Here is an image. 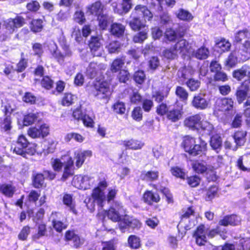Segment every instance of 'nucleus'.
I'll return each instance as SVG.
<instances>
[{
	"instance_id": "f257e3e1",
	"label": "nucleus",
	"mask_w": 250,
	"mask_h": 250,
	"mask_svg": "<svg viewBox=\"0 0 250 250\" xmlns=\"http://www.w3.org/2000/svg\"><path fill=\"white\" fill-rule=\"evenodd\" d=\"M105 213L107 217L115 222H118L120 229L125 232L126 229L139 228L141 223L140 221L126 214V210L122 203L115 202Z\"/></svg>"
},
{
	"instance_id": "f03ea898",
	"label": "nucleus",
	"mask_w": 250,
	"mask_h": 250,
	"mask_svg": "<svg viewBox=\"0 0 250 250\" xmlns=\"http://www.w3.org/2000/svg\"><path fill=\"white\" fill-rule=\"evenodd\" d=\"M107 187V183L104 178L99 180L98 186L93 190L92 199L89 198L88 199V201L85 199L84 201L88 208L92 211L94 209L95 203H97L100 207H103L104 203L106 201V198L108 202H109L114 198L116 195L117 191L115 189L112 188L108 189V193L107 197H106L104 191Z\"/></svg>"
},
{
	"instance_id": "7ed1b4c3",
	"label": "nucleus",
	"mask_w": 250,
	"mask_h": 250,
	"mask_svg": "<svg viewBox=\"0 0 250 250\" xmlns=\"http://www.w3.org/2000/svg\"><path fill=\"white\" fill-rule=\"evenodd\" d=\"M204 118L203 114H197L186 118L184 124L189 129L196 131L203 136L211 135L214 132V127Z\"/></svg>"
},
{
	"instance_id": "20e7f679",
	"label": "nucleus",
	"mask_w": 250,
	"mask_h": 250,
	"mask_svg": "<svg viewBox=\"0 0 250 250\" xmlns=\"http://www.w3.org/2000/svg\"><path fill=\"white\" fill-rule=\"evenodd\" d=\"M141 17H143L145 21H150L153 15L146 6L138 5L130 16L129 25L132 30L137 31L145 28V24L140 20Z\"/></svg>"
},
{
	"instance_id": "39448f33",
	"label": "nucleus",
	"mask_w": 250,
	"mask_h": 250,
	"mask_svg": "<svg viewBox=\"0 0 250 250\" xmlns=\"http://www.w3.org/2000/svg\"><path fill=\"white\" fill-rule=\"evenodd\" d=\"M13 151L23 157L27 158L28 155H34L36 152V149L35 147L29 143L26 137L21 135L19 137L13 148Z\"/></svg>"
},
{
	"instance_id": "423d86ee",
	"label": "nucleus",
	"mask_w": 250,
	"mask_h": 250,
	"mask_svg": "<svg viewBox=\"0 0 250 250\" xmlns=\"http://www.w3.org/2000/svg\"><path fill=\"white\" fill-rule=\"evenodd\" d=\"M62 162L59 159H55L53 162L52 166L55 170L59 171L62 169V164L64 163V169L62 178L65 180L74 173V162L72 158L69 155L62 156Z\"/></svg>"
},
{
	"instance_id": "0eeeda50",
	"label": "nucleus",
	"mask_w": 250,
	"mask_h": 250,
	"mask_svg": "<svg viewBox=\"0 0 250 250\" xmlns=\"http://www.w3.org/2000/svg\"><path fill=\"white\" fill-rule=\"evenodd\" d=\"M94 96L98 99L107 100L111 94L109 83L106 81H96L94 84Z\"/></svg>"
},
{
	"instance_id": "6e6552de",
	"label": "nucleus",
	"mask_w": 250,
	"mask_h": 250,
	"mask_svg": "<svg viewBox=\"0 0 250 250\" xmlns=\"http://www.w3.org/2000/svg\"><path fill=\"white\" fill-rule=\"evenodd\" d=\"M95 179L88 175H75L73 179L72 184L75 188L80 189H87L95 184Z\"/></svg>"
},
{
	"instance_id": "1a4fd4ad",
	"label": "nucleus",
	"mask_w": 250,
	"mask_h": 250,
	"mask_svg": "<svg viewBox=\"0 0 250 250\" xmlns=\"http://www.w3.org/2000/svg\"><path fill=\"white\" fill-rule=\"evenodd\" d=\"M63 52L62 53L58 49L56 44H53L52 49H51V53L52 57L56 59L57 62L61 64H62L65 58L71 57L72 52L69 47L66 45L62 47Z\"/></svg>"
},
{
	"instance_id": "9d476101",
	"label": "nucleus",
	"mask_w": 250,
	"mask_h": 250,
	"mask_svg": "<svg viewBox=\"0 0 250 250\" xmlns=\"http://www.w3.org/2000/svg\"><path fill=\"white\" fill-rule=\"evenodd\" d=\"M49 132V126L44 124L40 126L30 127L27 131V133L31 138H37L47 136Z\"/></svg>"
},
{
	"instance_id": "9b49d317",
	"label": "nucleus",
	"mask_w": 250,
	"mask_h": 250,
	"mask_svg": "<svg viewBox=\"0 0 250 250\" xmlns=\"http://www.w3.org/2000/svg\"><path fill=\"white\" fill-rule=\"evenodd\" d=\"M25 23L24 19L17 16L15 19H9L4 21V25L9 34L13 33L17 28L21 27Z\"/></svg>"
},
{
	"instance_id": "f8f14e48",
	"label": "nucleus",
	"mask_w": 250,
	"mask_h": 250,
	"mask_svg": "<svg viewBox=\"0 0 250 250\" xmlns=\"http://www.w3.org/2000/svg\"><path fill=\"white\" fill-rule=\"evenodd\" d=\"M208 227L204 225L198 226L193 234V237L196 240V244L199 246L204 245L207 242V235Z\"/></svg>"
},
{
	"instance_id": "ddd939ff",
	"label": "nucleus",
	"mask_w": 250,
	"mask_h": 250,
	"mask_svg": "<svg viewBox=\"0 0 250 250\" xmlns=\"http://www.w3.org/2000/svg\"><path fill=\"white\" fill-rule=\"evenodd\" d=\"M105 65L103 63L90 62L86 69V75L90 78H94L98 75H101L102 71L105 70Z\"/></svg>"
},
{
	"instance_id": "4468645a",
	"label": "nucleus",
	"mask_w": 250,
	"mask_h": 250,
	"mask_svg": "<svg viewBox=\"0 0 250 250\" xmlns=\"http://www.w3.org/2000/svg\"><path fill=\"white\" fill-rule=\"evenodd\" d=\"M250 91V79L245 81L237 89L236 95L239 104L242 103L246 99Z\"/></svg>"
},
{
	"instance_id": "2eb2a0df",
	"label": "nucleus",
	"mask_w": 250,
	"mask_h": 250,
	"mask_svg": "<svg viewBox=\"0 0 250 250\" xmlns=\"http://www.w3.org/2000/svg\"><path fill=\"white\" fill-rule=\"evenodd\" d=\"M100 39L98 37L92 36L89 42V46L94 56H101L103 53V48Z\"/></svg>"
},
{
	"instance_id": "dca6fc26",
	"label": "nucleus",
	"mask_w": 250,
	"mask_h": 250,
	"mask_svg": "<svg viewBox=\"0 0 250 250\" xmlns=\"http://www.w3.org/2000/svg\"><path fill=\"white\" fill-rule=\"evenodd\" d=\"M74 155L76 160V166L79 168L82 167L86 158L90 157L92 156V151L88 150H77L75 151Z\"/></svg>"
},
{
	"instance_id": "f3484780",
	"label": "nucleus",
	"mask_w": 250,
	"mask_h": 250,
	"mask_svg": "<svg viewBox=\"0 0 250 250\" xmlns=\"http://www.w3.org/2000/svg\"><path fill=\"white\" fill-rule=\"evenodd\" d=\"M209 102V100L206 98L205 95L198 94L194 97L192 101V105L195 108L204 109L207 108Z\"/></svg>"
},
{
	"instance_id": "a211bd4d",
	"label": "nucleus",
	"mask_w": 250,
	"mask_h": 250,
	"mask_svg": "<svg viewBox=\"0 0 250 250\" xmlns=\"http://www.w3.org/2000/svg\"><path fill=\"white\" fill-rule=\"evenodd\" d=\"M233 102L231 99L222 98L218 99L216 103V108L221 111H229L232 109Z\"/></svg>"
},
{
	"instance_id": "6ab92c4d",
	"label": "nucleus",
	"mask_w": 250,
	"mask_h": 250,
	"mask_svg": "<svg viewBox=\"0 0 250 250\" xmlns=\"http://www.w3.org/2000/svg\"><path fill=\"white\" fill-rule=\"evenodd\" d=\"M183 114V107H174L167 112V118L173 122H176L181 119Z\"/></svg>"
},
{
	"instance_id": "aec40b11",
	"label": "nucleus",
	"mask_w": 250,
	"mask_h": 250,
	"mask_svg": "<svg viewBox=\"0 0 250 250\" xmlns=\"http://www.w3.org/2000/svg\"><path fill=\"white\" fill-rule=\"evenodd\" d=\"M233 77L238 81H241L247 77L250 79V66L243 65L241 68L235 70L233 72Z\"/></svg>"
},
{
	"instance_id": "412c9836",
	"label": "nucleus",
	"mask_w": 250,
	"mask_h": 250,
	"mask_svg": "<svg viewBox=\"0 0 250 250\" xmlns=\"http://www.w3.org/2000/svg\"><path fill=\"white\" fill-rule=\"evenodd\" d=\"M241 218L236 215H231L225 216L219 222V224L221 226H227L229 225L231 226L238 225L241 222Z\"/></svg>"
},
{
	"instance_id": "4be33fe9",
	"label": "nucleus",
	"mask_w": 250,
	"mask_h": 250,
	"mask_svg": "<svg viewBox=\"0 0 250 250\" xmlns=\"http://www.w3.org/2000/svg\"><path fill=\"white\" fill-rule=\"evenodd\" d=\"M195 140V138L187 135L183 138L182 143L185 151L192 156H195V151L191 149V146L194 145Z\"/></svg>"
},
{
	"instance_id": "5701e85b",
	"label": "nucleus",
	"mask_w": 250,
	"mask_h": 250,
	"mask_svg": "<svg viewBox=\"0 0 250 250\" xmlns=\"http://www.w3.org/2000/svg\"><path fill=\"white\" fill-rule=\"evenodd\" d=\"M243 40H245L244 46L245 48L246 44L248 46L250 43V32L246 29L240 30L235 34L234 42H239Z\"/></svg>"
},
{
	"instance_id": "b1692460",
	"label": "nucleus",
	"mask_w": 250,
	"mask_h": 250,
	"mask_svg": "<svg viewBox=\"0 0 250 250\" xmlns=\"http://www.w3.org/2000/svg\"><path fill=\"white\" fill-rule=\"evenodd\" d=\"M207 145L206 142L200 138V142L197 143L196 141H195L194 145L191 146V149L195 151V156L197 155H205L207 151Z\"/></svg>"
},
{
	"instance_id": "393cba45",
	"label": "nucleus",
	"mask_w": 250,
	"mask_h": 250,
	"mask_svg": "<svg viewBox=\"0 0 250 250\" xmlns=\"http://www.w3.org/2000/svg\"><path fill=\"white\" fill-rule=\"evenodd\" d=\"M143 199L145 203L151 205L153 203H158L160 200V197L157 192L147 190L144 193Z\"/></svg>"
},
{
	"instance_id": "a878e982",
	"label": "nucleus",
	"mask_w": 250,
	"mask_h": 250,
	"mask_svg": "<svg viewBox=\"0 0 250 250\" xmlns=\"http://www.w3.org/2000/svg\"><path fill=\"white\" fill-rule=\"evenodd\" d=\"M111 5L114 13L121 15L126 14L131 8L122 1L121 3L112 2Z\"/></svg>"
},
{
	"instance_id": "bb28decb",
	"label": "nucleus",
	"mask_w": 250,
	"mask_h": 250,
	"mask_svg": "<svg viewBox=\"0 0 250 250\" xmlns=\"http://www.w3.org/2000/svg\"><path fill=\"white\" fill-rule=\"evenodd\" d=\"M104 5L100 1H96L87 7V12L97 17L104 13Z\"/></svg>"
},
{
	"instance_id": "cd10ccee",
	"label": "nucleus",
	"mask_w": 250,
	"mask_h": 250,
	"mask_svg": "<svg viewBox=\"0 0 250 250\" xmlns=\"http://www.w3.org/2000/svg\"><path fill=\"white\" fill-rule=\"evenodd\" d=\"M193 70L190 66H184L180 68L177 72V76L182 83L186 79L191 76L193 74Z\"/></svg>"
},
{
	"instance_id": "c85d7f7f",
	"label": "nucleus",
	"mask_w": 250,
	"mask_h": 250,
	"mask_svg": "<svg viewBox=\"0 0 250 250\" xmlns=\"http://www.w3.org/2000/svg\"><path fill=\"white\" fill-rule=\"evenodd\" d=\"M58 213L52 212L50 216V219L52 220V223L54 229L58 232H61L62 230L67 228V225L60 221L56 219Z\"/></svg>"
},
{
	"instance_id": "c756f323",
	"label": "nucleus",
	"mask_w": 250,
	"mask_h": 250,
	"mask_svg": "<svg viewBox=\"0 0 250 250\" xmlns=\"http://www.w3.org/2000/svg\"><path fill=\"white\" fill-rule=\"evenodd\" d=\"M179 54L185 55L189 52L190 48L188 42L185 39H181L174 45Z\"/></svg>"
},
{
	"instance_id": "7c9ffc66",
	"label": "nucleus",
	"mask_w": 250,
	"mask_h": 250,
	"mask_svg": "<svg viewBox=\"0 0 250 250\" xmlns=\"http://www.w3.org/2000/svg\"><path fill=\"white\" fill-rule=\"evenodd\" d=\"M175 15L179 20L190 21L192 20L193 16L188 11L183 8H180L175 12Z\"/></svg>"
},
{
	"instance_id": "2f4dec72",
	"label": "nucleus",
	"mask_w": 250,
	"mask_h": 250,
	"mask_svg": "<svg viewBox=\"0 0 250 250\" xmlns=\"http://www.w3.org/2000/svg\"><path fill=\"white\" fill-rule=\"evenodd\" d=\"M97 20L100 28L104 30L107 27L110 21H113V19L111 17L109 16L106 14L103 13L97 17Z\"/></svg>"
},
{
	"instance_id": "473e14b6",
	"label": "nucleus",
	"mask_w": 250,
	"mask_h": 250,
	"mask_svg": "<svg viewBox=\"0 0 250 250\" xmlns=\"http://www.w3.org/2000/svg\"><path fill=\"white\" fill-rule=\"evenodd\" d=\"M125 30L124 25L119 23H113L111 25L110 32L111 33L117 37H120L123 35Z\"/></svg>"
},
{
	"instance_id": "72a5a7b5",
	"label": "nucleus",
	"mask_w": 250,
	"mask_h": 250,
	"mask_svg": "<svg viewBox=\"0 0 250 250\" xmlns=\"http://www.w3.org/2000/svg\"><path fill=\"white\" fill-rule=\"evenodd\" d=\"M159 172L157 171H143L140 175V178L143 180L146 181H152L158 179Z\"/></svg>"
},
{
	"instance_id": "f704fd0d",
	"label": "nucleus",
	"mask_w": 250,
	"mask_h": 250,
	"mask_svg": "<svg viewBox=\"0 0 250 250\" xmlns=\"http://www.w3.org/2000/svg\"><path fill=\"white\" fill-rule=\"evenodd\" d=\"M230 46L231 44L229 41L223 38L216 42L215 48L218 52H224L229 50Z\"/></svg>"
},
{
	"instance_id": "c9c22d12",
	"label": "nucleus",
	"mask_w": 250,
	"mask_h": 250,
	"mask_svg": "<svg viewBox=\"0 0 250 250\" xmlns=\"http://www.w3.org/2000/svg\"><path fill=\"white\" fill-rule=\"evenodd\" d=\"M169 90L170 88L168 87H163L162 89L155 92L153 97L156 102H161L165 97H167Z\"/></svg>"
},
{
	"instance_id": "e433bc0d",
	"label": "nucleus",
	"mask_w": 250,
	"mask_h": 250,
	"mask_svg": "<svg viewBox=\"0 0 250 250\" xmlns=\"http://www.w3.org/2000/svg\"><path fill=\"white\" fill-rule=\"evenodd\" d=\"M123 145L126 148L132 149H139L144 146L141 142L133 139L124 141Z\"/></svg>"
},
{
	"instance_id": "4c0bfd02",
	"label": "nucleus",
	"mask_w": 250,
	"mask_h": 250,
	"mask_svg": "<svg viewBox=\"0 0 250 250\" xmlns=\"http://www.w3.org/2000/svg\"><path fill=\"white\" fill-rule=\"evenodd\" d=\"M208 54L209 51L208 49L204 46H202L196 51H194L192 55L198 59L203 60L207 58Z\"/></svg>"
},
{
	"instance_id": "58836bf2",
	"label": "nucleus",
	"mask_w": 250,
	"mask_h": 250,
	"mask_svg": "<svg viewBox=\"0 0 250 250\" xmlns=\"http://www.w3.org/2000/svg\"><path fill=\"white\" fill-rule=\"evenodd\" d=\"M246 132L244 131H239L235 132L233 137V139L238 146L243 145L246 141Z\"/></svg>"
},
{
	"instance_id": "ea45409f",
	"label": "nucleus",
	"mask_w": 250,
	"mask_h": 250,
	"mask_svg": "<svg viewBox=\"0 0 250 250\" xmlns=\"http://www.w3.org/2000/svg\"><path fill=\"white\" fill-rule=\"evenodd\" d=\"M63 203L69 208L70 211L73 212L74 213H76V211L75 208V202L70 194H65L64 195L63 197Z\"/></svg>"
},
{
	"instance_id": "a19ab883",
	"label": "nucleus",
	"mask_w": 250,
	"mask_h": 250,
	"mask_svg": "<svg viewBox=\"0 0 250 250\" xmlns=\"http://www.w3.org/2000/svg\"><path fill=\"white\" fill-rule=\"evenodd\" d=\"M210 145L217 152L220 149L222 146L221 138L218 135H214L210 138Z\"/></svg>"
},
{
	"instance_id": "79ce46f5",
	"label": "nucleus",
	"mask_w": 250,
	"mask_h": 250,
	"mask_svg": "<svg viewBox=\"0 0 250 250\" xmlns=\"http://www.w3.org/2000/svg\"><path fill=\"white\" fill-rule=\"evenodd\" d=\"M0 191L6 196L12 197L15 192V188L10 184H3L0 186Z\"/></svg>"
},
{
	"instance_id": "37998d69",
	"label": "nucleus",
	"mask_w": 250,
	"mask_h": 250,
	"mask_svg": "<svg viewBox=\"0 0 250 250\" xmlns=\"http://www.w3.org/2000/svg\"><path fill=\"white\" fill-rule=\"evenodd\" d=\"M163 54L165 58L168 59H174L177 58L179 53L174 45L163 51Z\"/></svg>"
},
{
	"instance_id": "c03bdc74",
	"label": "nucleus",
	"mask_w": 250,
	"mask_h": 250,
	"mask_svg": "<svg viewBox=\"0 0 250 250\" xmlns=\"http://www.w3.org/2000/svg\"><path fill=\"white\" fill-rule=\"evenodd\" d=\"M164 36L169 42H174L179 38L177 32L172 28L167 29Z\"/></svg>"
},
{
	"instance_id": "a18cd8bd",
	"label": "nucleus",
	"mask_w": 250,
	"mask_h": 250,
	"mask_svg": "<svg viewBox=\"0 0 250 250\" xmlns=\"http://www.w3.org/2000/svg\"><path fill=\"white\" fill-rule=\"evenodd\" d=\"M192 167L195 171L198 173H203L207 169L205 162L196 161L192 164Z\"/></svg>"
},
{
	"instance_id": "49530a36",
	"label": "nucleus",
	"mask_w": 250,
	"mask_h": 250,
	"mask_svg": "<svg viewBox=\"0 0 250 250\" xmlns=\"http://www.w3.org/2000/svg\"><path fill=\"white\" fill-rule=\"evenodd\" d=\"M125 63V58H117L112 62L111 69L113 72L120 70Z\"/></svg>"
},
{
	"instance_id": "de8ad7c7",
	"label": "nucleus",
	"mask_w": 250,
	"mask_h": 250,
	"mask_svg": "<svg viewBox=\"0 0 250 250\" xmlns=\"http://www.w3.org/2000/svg\"><path fill=\"white\" fill-rule=\"evenodd\" d=\"M38 113H29L25 115L23 118V124L24 126H28L33 124L38 117Z\"/></svg>"
},
{
	"instance_id": "09e8293b",
	"label": "nucleus",
	"mask_w": 250,
	"mask_h": 250,
	"mask_svg": "<svg viewBox=\"0 0 250 250\" xmlns=\"http://www.w3.org/2000/svg\"><path fill=\"white\" fill-rule=\"evenodd\" d=\"M112 108L115 112L121 115L124 114L126 109L125 103L119 101L113 105Z\"/></svg>"
},
{
	"instance_id": "8fccbe9b",
	"label": "nucleus",
	"mask_w": 250,
	"mask_h": 250,
	"mask_svg": "<svg viewBox=\"0 0 250 250\" xmlns=\"http://www.w3.org/2000/svg\"><path fill=\"white\" fill-rule=\"evenodd\" d=\"M129 246L132 249H138L141 245L140 240L135 235H130L128 238Z\"/></svg>"
},
{
	"instance_id": "3c124183",
	"label": "nucleus",
	"mask_w": 250,
	"mask_h": 250,
	"mask_svg": "<svg viewBox=\"0 0 250 250\" xmlns=\"http://www.w3.org/2000/svg\"><path fill=\"white\" fill-rule=\"evenodd\" d=\"M64 139L66 142H69L72 139H74L79 143H82L83 141L84 138L80 134L71 132L68 133L65 136Z\"/></svg>"
},
{
	"instance_id": "603ef678",
	"label": "nucleus",
	"mask_w": 250,
	"mask_h": 250,
	"mask_svg": "<svg viewBox=\"0 0 250 250\" xmlns=\"http://www.w3.org/2000/svg\"><path fill=\"white\" fill-rule=\"evenodd\" d=\"M117 244V242L115 240L103 242L102 243V250H116Z\"/></svg>"
},
{
	"instance_id": "864d4df0",
	"label": "nucleus",
	"mask_w": 250,
	"mask_h": 250,
	"mask_svg": "<svg viewBox=\"0 0 250 250\" xmlns=\"http://www.w3.org/2000/svg\"><path fill=\"white\" fill-rule=\"evenodd\" d=\"M176 95L181 100L183 101H186L188 98V93L187 90L183 87L177 86L175 91Z\"/></svg>"
},
{
	"instance_id": "5fc2aeb1",
	"label": "nucleus",
	"mask_w": 250,
	"mask_h": 250,
	"mask_svg": "<svg viewBox=\"0 0 250 250\" xmlns=\"http://www.w3.org/2000/svg\"><path fill=\"white\" fill-rule=\"evenodd\" d=\"M43 27L42 21L41 20L36 19L32 21L31 29L34 32H40Z\"/></svg>"
},
{
	"instance_id": "6e6d98bb",
	"label": "nucleus",
	"mask_w": 250,
	"mask_h": 250,
	"mask_svg": "<svg viewBox=\"0 0 250 250\" xmlns=\"http://www.w3.org/2000/svg\"><path fill=\"white\" fill-rule=\"evenodd\" d=\"M47 233L46 225L43 223L39 224L38 226V232L33 236L34 239H39L41 237L45 236Z\"/></svg>"
},
{
	"instance_id": "4d7b16f0",
	"label": "nucleus",
	"mask_w": 250,
	"mask_h": 250,
	"mask_svg": "<svg viewBox=\"0 0 250 250\" xmlns=\"http://www.w3.org/2000/svg\"><path fill=\"white\" fill-rule=\"evenodd\" d=\"M44 177L42 174L38 173L34 177L33 185L36 188L42 187L44 183Z\"/></svg>"
},
{
	"instance_id": "13d9d810",
	"label": "nucleus",
	"mask_w": 250,
	"mask_h": 250,
	"mask_svg": "<svg viewBox=\"0 0 250 250\" xmlns=\"http://www.w3.org/2000/svg\"><path fill=\"white\" fill-rule=\"evenodd\" d=\"M186 84L191 91H194L199 87L200 82L198 80L191 78L187 82Z\"/></svg>"
},
{
	"instance_id": "bf43d9fd",
	"label": "nucleus",
	"mask_w": 250,
	"mask_h": 250,
	"mask_svg": "<svg viewBox=\"0 0 250 250\" xmlns=\"http://www.w3.org/2000/svg\"><path fill=\"white\" fill-rule=\"evenodd\" d=\"M147 28L140 32L134 36L135 42H142L147 38Z\"/></svg>"
},
{
	"instance_id": "052dcab7",
	"label": "nucleus",
	"mask_w": 250,
	"mask_h": 250,
	"mask_svg": "<svg viewBox=\"0 0 250 250\" xmlns=\"http://www.w3.org/2000/svg\"><path fill=\"white\" fill-rule=\"evenodd\" d=\"M131 116L137 121H140L143 118V111L142 108L138 106L135 107L132 112Z\"/></svg>"
},
{
	"instance_id": "680f3d73",
	"label": "nucleus",
	"mask_w": 250,
	"mask_h": 250,
	"mask_svg": "<svg viewBox=\"0 0 250 250\" xmlns=\"http://www.w3.org/2000/svg\"><path fill=\"white\" fill-rule=\"evenodd\" d=\"M42 86L46 89H51L54 84V82L48 76L43 77L41 81Z\"/></svg>"
},
{
	"instance_id": "e2e57ef3",
	"label": "nucleus",
	"mask_w": 250,
	"mask_h": 250,
	"mask_svg": "<svg viewBox=\"0 0 250 250\" xmlns=\"http://www.w3.org/2000/svg\"><path fill=\"white\" fill-rule=\"evenodd\" d=\"M146 78L145 73L142 70L136 72L133 76L134 80L138 84H142L144 83Z\"/></svg>"
},
{
	"instance_id": "0e129e2a",
	"label": "nucleus",
	"mask_w": 250,
	"mask_h": 250,
	"mask_svg": "<svg viewBox=\"0 0 250 250\" xmlns=\"http://www.w3.org/2000/svg\"><path fill=\"white\" fill-rule=\"evenodd\" d=\"M170 171L173 176L181 179L185 178L186 174L183 169L180 167H173L171 168Z\"/></svg>"
},
{
	"instance_id": "69168bd1",
	"label": "nucleus",
	"mask_w": 250,
	"mask_h": 250,
	"mask_svg": "<svg viewBox=\"0 0 250 250\" xmlns=\"http://www.w3.org/2000/svg\"><path fill=\"white\" fill-rule=\"evenodd\" d=\"M130 100L132 104H137L141 102L142 96L137 90H133L132 94L130 96Z\"/></svg>"
},
{
	"instance_id": "338daca9",
	"label": "nucleus",
	"mask_w": 250,
	"mask_h": 250,
	"mask_svg": "<svg viewBox=\"0 0 250 250\" xmlns=\"http://www.w3.org/2000/svg\"><path fill=\"white\" fill-rule=\"evenodd\" d=\"M237 60L238 57L236 56V52H232L226 61V64L229 66L232 67L236 64Z\"/></svg>"
},
{
	"instance_id": "774afa93",
	"label": "nucleus",
	"mask_w": 250,
	"mask_h": 250,
	"mask_svg": "<svg viewBox=\"0 0 250 250\" xmlns=\"http://www.w3.org/2000/svg\"><path fill=\"white\" fill-rule=\"evenodd\" d=\"M120 42L117 41L111 42L106 46L109 52L110 53H113L119 51L120 48Z\"/></svg>"
}]
</instances>
